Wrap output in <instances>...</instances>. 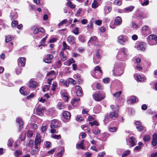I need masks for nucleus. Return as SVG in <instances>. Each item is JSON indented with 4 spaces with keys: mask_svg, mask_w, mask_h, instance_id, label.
Masks as SVG:
<instances>
[{
    "mask_svg": "<svg viewBox=\"0 0 157 157\" xmlns=\"http://www.w3.org/2000/svg\"><path fill=\"white\" fill-rule=\"evenodd\" d=\"M94 99L97 101H99L105 99V94L104 92H98L93 95Z\"/></svg>",
    "mask_w": 157,
    "mask_h": 157,
    "instance_id": "obj_1",
    "label": "nucleus"
},
{
    "mask_svg": "<svg viewBox=\"0 0 157 157\" xmlns=\"http://www.w3.org/2000/svg\"><path fill=\"white\" fill-rule=\"evenodd\" d=\"M129 54L128 51L126 48H120L118 51L117 56L123 59L125 56H128Z\"/></svg>",
    "mask_w": 157,
    "mask_h": 157,
    "instance_id": "obj_2",
    "label": "nucleus"
},
{
    "mask_svg": "<svg viewBox=\"0 0 157 157\" xmlns=\"http://www.w3.org/2000/svg\"><path fill=\"white\" fill-rule=\"evenodd\" d=\"M91 75L93 77L96 78H99L102 74V71L99 66H96L94 70L92 72Z\"/></svg>",
    "mask_w": 157,
    "mask_h": 157,
    "instance_id": "obj_3",
    "label": "nucleus"
},
{
    "mask_svg": "<svg viewBox=\"0 0 157 157\" xmlns=\"http://www.w3.org/2000/svg\"><path fill=\"white\" fill-rule=\"evenodd\" d=\"M113 74L115 76H120L123 73V70L118 67L117 65H114V69L113 70Z\"/></svg>",
    "mask_w": 157,
    "mask_h": 157,
    "instance_id": "obj_4",
    "label": "nucleus"
},
{
    "mask_svg": "<svg viewBox=\"0 0 157 157\" xmlns=\"http://www.w3.org/2000/svg\"><path fill=\"white\" fill-rule=\"evenodd\" d=\"M148 44L151 45H155L157 43V36L155 35H151L147 38Z\"/></svg>",
    "mask_w": 157,
    "mask_h": 157,
    "instance_id": "obj_5",
    "label": "nucleus"
},
{
    "mask_svg": "<svg viewBox=\"0 0 157 157\" xmlns=\"http://www.w3.org/2000/svg\"><path fill=\"white\" fill-rule=\"evenodd\" d=\"M41 141L42 140L40 134L39 133H37L35 139V148L37 149L38 148L39 146L40 145Z\"/></svg>",
    "mask_w": 157,
    "mask_h": 157,
    "instance_id": "obj_6",
    "label": "nucleus"
},
{
    "mask_svg": "<svg viewBox=\"0 0 157 157\" xmlns=\"http://www.w3.org/2000/svg\"><path fill=\"white\" fill-rule=\"evenodd\" d=\"M128 38L125 35H121L117 38V41L120 44L124 45V43L128 41Z\"/></svg>",
    "mask_w": 157,
    "mask_h": 157,
    "instance_id": "obj_7",
    "label": "nucleus"
},
{
    "mask_svg": "<svg viewBox=\"0 0 157 157\" xmlns=\"http://www.w3.org/2000/svg\"><path fill=\"white\" fill-rule=\"evenodd\" d=\"M44 30L43 28H39L35 29L33 31V33L37 34L38 37L37 38H41L42 36L41 34L44 33Z\"/></svg>",
    "mask_w": 157,
    "mask_h": 157,
    "instance_id": "obj_8",
    "label": "nucleus"
},
{
    "mask_svg": "<svg viewBox=\"0 0 157 157\" xmlns=\"http://www.w3.org/2000/svg\"><path fill=\"white\" fill-rule=\"evenodd\" d=\"M101 58V55H100L99 50H97L95 53V55L94 56L93 61L95 64H98L100 61Z\"/></svg>",
    "mask_w": 157,
    "mask_h": 157,
    "instance_id": "obj_9",
    "label": "nucleus"
},
{
    "mask_svg": "<svg viewBox=\"0 0 157 157\" xmlns=\"http://www.w3.org/2000/svg\"><path fill=\"white\" fill-rule=\"evenodd\" d=\"M45 111V109L44 107L40 106L36 109L37 114L40 116H43Z\"/></svg>",
    "mask_w": 157,
    "mask_h": 157,
    "instance_id": "obj_10",
    "label": "nucleus"
},
{
    "mask_svg": "<svg viewBox=\"0 0 157 157\" xmlns=\"http://www.w3.org/2000/svg\"><path fill=\"white\" fill-rule=\"evenodd\" d=\"M135 47L138 50L144 51L146 49V44L143 42L139 43L136 44Z\"/></svg>",
    "mask_w": 157,
    "mask_h": 157,
    "instance_id": "obj_11",
    "label": "nucleus"
},
{
    "mask_svg": "<svg viewBox=\"0 0 157 157\" xmlns=\"http://www.w3.org/2000/svg\"><path fill=\"white\" fill-rule=\"evenodd\" d=\"M51 123L50 127L51 128H56L59 126V121L56 119L52 120Z\"/></svg>",
    "mask_w": 157,
    "mask_h": 157,
    "instance_id": "obj_12",
    "label": "nucleus"
},
{
    "mask_svg": "<svg viewBox=\"0 0 157 157\" xmlns=\"http://www.w3.org/2000/svg\"><path fill=\"white\" fill-rule=\"evenodd\" d=\"M135 79L137 81L143 82L146 79V78L144 76H142L140 75L135 74L134 75Z\"/></svg>",
    "mask_w": 157,
    "mask_h": 157,
    "instance_id": "obj_13",
    "label": "nucleus"
},
{
    "mask_svg": "<svg viewBox=\"0 0 157 157\" xmlns=\"http://www.w3.org/2000/svg\"><path fill=\"white\" fill-rule=\"evenodd\" d=\"M63 116L64 119L66 120V122L70 120L71 115L69 112L67 111H65L63 113Z\"/></svg>",
    "mask_w": 157,
    "mask_h": 157,
    "instance_id": "obj_14",
    "label": "nucleus"
},
{
    "mask_svg": "<svg viewBox=\"0 0 157 157\" xmlns=\"http://www.w3.org/2000/svg\"><path fill=\"white\" fill-rule=\"evenodd\" d=\"M25 57L19 58L17 60V63L19 66L20 65L24 66L25 63Z\"/></svg>",
    "mask_w": 157,
    "mask_h": 157,
    "instance_id": "obj_15",
    "label": "nucleus"
},
{
    "mask_svg": "<svg viewBox=\"0 0 157 157\" xmlns=\"http://www.w3.org/2000/svg\"><path fill=\"white\" fill-rule=\"evenodd\" d=\"M114 110V111H112L110 113L109 118H117L118 117V115L117 112L118 111V109H115Z\"/></svg>",
    "mask_w": 157,
    "mask_h": 157,
    "instance_id": "obj_16",
    "label": "nucleus"
},
{
    "mask_svg": "<svg viewBox=\"0 0 157 157\" xmlns=\"http://www.w3.org/2000/svg\"><path fill=\"white\" fill-rule=\"evenodd\" d=\"M151 143L153 146H155V148L157 147V134H155L153 135Z\"/></svg>",
    "mask_w": 157,
    "mask_h": 157,
    "instance_id": "obj_17",
    "label": "nucleus"
},
{
    "mask_svg": "<svg viewBox=\"0 0 157 157\" xmlns=\"http://www.w3.org/2000/svg\"><path fill=\"white\" fill-rule=\"evenodd\" d=\"M122 19L119 17H117L115 19L114 25H115L119 26L122 23Z\"/></svg>",
    "mask_w": 157,
    "mask_h": 157,
    "instance_id": "obj_18",
    "label": "nucleus"
},
{
    "mask_svg": "<svg viewBox=\"0 0 157 157\" xmlns=\"http://www.w3.org/2000/svg\"><path fill=\"white\" fill-rule=\"evenodd\" d=\"M101 111V107L99 104L96 105L94 108V112L95 113H99Z\"/></svg>",
    "mask_w": 157,
    "mask_h": 157,
    "instance_id": "obj_19",
    "label": "nucleus"
},
{
    "mask_svg": "<svg viewBox=\"0 0 157 157\" xmlns=\"http://www.w3.org/2000/svg\"><path fill=\"white\" fill-rule=\"evenodd\" d=\"M53 56L51 54H49L47 55V56L44 59V61L45 63H50L52 59H53Z\"/></svg>",
    "mask_w": 157,
    "mask_h": 157,
    "instance_id": "obj_20",
    "label": "nucleus"
},
{
    "mask_svg": "<svg viewBox=\"0 0 157 157\" xmlns=\"http://www.w3.org/2000/svg\"><path fill=\"white\" fill-rule=\"evenodd\" d=\"M59 84L60 85L67 87L69 86V83L67 80H65L63 79H61L59 81Z\"/></svg>",
    "mask_w": 157,
    "mask_h": 157,
    "instance_id": "obj_21",
    "label": "nucleus"
},
{
    "mask_svg": "<svg viewBox=\"0 0 157 157\" xmlns=\"http://www.w3.org/2000/svg\"><path fill=\"white\" fill-rule=\"evenodd\" d=\"M75 89L76 90V95L78 96L81 95L82 93L81 87L79 86H76L75 87Z\"/></svg>",
    "mask_w": 157,
    "mask_h": 157,
    "instance_id": "obj_22",
    "label": "nucleus"
},
{
    "mask_svg": "<svg viewBox=\"0 0 157 157\" xmlns=\"http://www.w3.org/2000/svg\"><path fill=\"white\" fill-rule=\"evenodd\" d=\"M122 93V91H121L114 93L113 95V96L117 100H121L122 98L120 96Z\"/></svg>",
    "mask_w": 157,
    "mask_h": 157,
    "instance_id": "obj_23",
    "label": "nucleus"
},
{
    "mask_svg": "<svg viewBox=\"0 0 157 157\" xmlns=\"http://www.w3.org/2000/svg\"><path fill=\"white\" fill-rule=\"evenodd\" d=\"M67 40L68 43L71 44H73L75 43V37L72 35H70L67 37Z\"/></svg>",
    "mask_w": 157,
    "mask_h": 157,
    "instance_id": "obj_24",
    "label": "nucleus"
},
{
    "mask_svg": "<svg viewBox=\"0 0 157 157\" xmlns=\"http://www.w3.org/2000/svg\"><path fill=\"white\" fill-rule=\"evenodd\" d=\"M17 122L19 124V130L23 128V122L21 118L19 117H17L16 119Z\"/></svg>",
    "mask_w": 157,
    "mask_h": 157,
    "instance_id": "obj_25",
    "label": "nucleus"
},
{
    "mask_svg": "<svg viewBox=\"0 0 157 157\" xmlns=\"http://www.w3.org/2000/svg\"><path fill=\"white\" fill-rule=\"evenodd\" d=\"M62 95L63 99L65 101H67L68 99V95L65 90L62 91Z\"/></svg>",
    "mask_w": 157,
    "mask_h": 157,
    "instance_id": "obj_26",
    "label": "nucleus"
},
{
    "mask_svg": "<svg viewBox=\"0 0 157 157\" xmlns=\"http://www.w3.org/2000/svg\"><path fill=\"white\" fill-rule=\"evenodd\" d=\"M38 85V83L34 81H31L29 83V87L33 88H35Z\"/></svg>",
    "mask_w": 157,
    "mask_h": 157,
    "instance_id": "obj_27",
    "label": "nucleus"
},
{
    "mask_svg": "<svg viewBox=\"0 0 157 157\" xmlns=\"http://www.w3.org/2000/svg\"><path fill=\"white\" fill-rule=\"evenodd\" d=\"M135 7L133 6H130L127 7L124 9V12L125 13H128L133 10Z\"/></svg>",
    "mask_w": 157,
    "mask_h": 157,
    "instance_id": "obj_28",
    "label": "nucleus"
},
{
    "mask_svg": "<svg viewBox=\"0 0 157 157\" xmlns=\"http://www.w3.org/2000/svg\"><path fill=\"white\" fill-rule=\"evenodd\" d=\"M47 76H50L52 78H55L56 76V74L55 71L52 70L48 72L47 74Z\"/></svg>",
    "mask_w": 157,
    "mask_h": 157,
    "instance_id": "obj_29",
    "label": "nucleus"
},
{
    "mask_svg": "<svg viewBox=\"0 0 157 157\" xmlns=\"http://www.w3.org/2000/svg\"><path fill=\"white\" fill-rule=\"evenodd\" d=\"M60 56L61 59L63 61H65L67 59L66 56L64 54V51L62 50L60 52Z\"/></svg>",
    "mask_w": 157,
    "mask_h": 157,
    "instance_id": "obj_30",
    "label": "nucleus"
},
{
    "mask_svg": "<svg viewBox=\"0 0 157 157\" xmlns=\"http://www.w3.org/2000/svg\"><path fill=\"white\" fill-rule=\"evenodd\" d=\"M137 100V98L136 97L133 96L130 99L128 100V103H134Z\"/></svg>",
    "mask_w": 157,
    "mask_h": 157,
    "instance_id": "obj_31",
    "label": "nucleus"
},
{
    "mask_svg": "<svg viewBox=\"0 0 157 157\" xmlns=\"http://www.w3.org/2000/svg\"><path fill=\"white\" fill-rule=\"evenodd\" d=\"M79 100V98H74L71 101V103L74 106H76L78 104V101Z\"/></svg>",
    "mask_w": 157,
    "mask_h": 157,
    "instance_id": "obj_32",
    "label": "nucleus"
},
{
    "mask_svg": "<svg viewBox=\"0 0 157 157\" xmlns=\"http://www.w3.org/2000/svg\"><path fill=\"white\" fill-rule=\"evenodd\" d=\"M76 147L78 149H84L83 140H82L79 143H78L77 144Z\"/></svg>",
    "mask_w": 157,
    "mask_h": 157,
    "instance_id": "obj_33",
    "label": "nucleus"
},
{
    "mask_svg": "<svg viewBox=\"0 0 157 157\" xmlns=\"http://www.w3.org/2000/svg\"><path fill=\"white\" fill-rule=\"evenodd\" d=\"M111 7L109 6H105L104 8V13L105 14L109 13L111 10Z\"/></svg>",
    "mask_w": 157,
    "mask_h": 157,
    "instance_id": "obj_34",
    "label": "nucleus"
},
{
    "mask_svg": "<svg viewBox=\"0 0 157 157\" xmlns=\"http://www.w3.org/2000/svg\"><path fill=\"white\" fill-rule=\"evenodd\" d=\"M57 108L59 109H63L65 108V105L63 103L59 102L57 104Z\"/></svg>",
    "mask_w": 157,
    "mask_h": 157,
    "instance_id": "obj_35",
    "label": "nucleus"
},
{
    "mask_svg": "<svg viewBox=\"0 0 157 157\" xmlns=\"http://www.w3.org/2000/svg\"><path fill=\"white\" fill-rule=\"evenodd\" d=\"M131 146H133L135 145L136 139L133 137H130L129 140Z\"/></svg>",
    "mask_w": 157,
    "mask_h": 157,
    "instance_id": "obj_36",
    "label": "nucleus"
},
{
    "mask_svg": "<svg viewBox=\"0 0 157 157\" xmlns=\"http://www.w3.org/2000/svg\"><path fill=\"white\" fill-rule=\"evenodd\" d=\"M19 91L21 94L26 95L27 94V92L24 87H21L19 90Z\"/></svg>",
    "mask_w": 157,
    "mask_h": 157,
    "instance_id": "obj_37",
    "label": "nucleus"
},
{
    "mask_svg": "<svg viewBox=\"0 0 157 157\" xmlns=\"http://www.w3.org/2000/svg\"><path fill=\"white\" fill-rule=\"evenodd\" d=\"M64 151V149H62L59 152H58L55 157H62Z\"/></svg>",
    "mask_w": 157,
    "mask_h": 157,
    "instance_id": "obj_38",
    "label": "nucleus"
},
{
    "mask_svg": "<svg viewBox=\"0 0 157 157\" xmlns=\"http://www.w3.org/2000/svg\"><path fill=\"white\" fill-rule=\"evenodd\" d=\"M99 5L96 0H94L92 4V7L94 9H96L98 7Z\"/></svg>",
    "mask_w": 157,
    "mask_h": 157,
    "instance_id": "obj_39",
    "label": "nucleus"
},
{
    "mask_svg": "<svg viewBox=\"0 0 157 157\" xmlns=\"http://www.w3.org/2000/svg\"><path fill=\"white\" fill-rule=\"evenodd\" d=\"M10 16L13 19H15L17 18L18 16L17 13L16 12H14V13L11 12Z\"/></svg>",
    "mask_w": 157,
    "mask_h": 157,
    "instance_id": "obj_40",
    "label": "nucleus"
},
{
    "mask_svg": "<svg viewBox=\"0 0 157 157\" xmlns=\"http://www.w3.org/2000/svg\"><path fill=\"white\" fill-rule=\"evenodd\" d=\"M63 48L62 50L63 51V50L67 49H69L70 47L68 45L65 41H63Z\"/></svg>",
    "mask_w": 157,
    "mask_h": 157,
    "instance_id": "obj_41",
    "label": "nucleus"
},
{
    "mask_svg": "<svg viewBox=\"0 0 157 157\" xmlns=\"http://www.w3.org/2000/svg\"><path fill=\"white\" fill-rule=\"evenodd\" d=\"M114 4L118 6H121L122 3V0H115L114 2Z\"/></svg>",
    "mask_w": 157,
    "mask_h": 157,
    "instance_id": "obj_42",
    "label": "nucleus"
},
{
    "mask_svg": "<svg viewBox=\"0 0 157 157\" xmlns=\"http://www.w3.org/2000/svg\"><path fill=\"white\" fill-rule=\"evenodd\" d=\"M51 137L57 140H59L61 138V136L60 135H57L53 134L51 136Z\"/></svg>",
    "mask_w": 157,
    "mask_h": 157,
    "instance_id": "obj_43",
    "label": "nucleus"
},
{
    "mask_svg": "<svg viewBox=\"0 0 157 157\" xmlns=\"http://www.w3.org/2000/svg\"><path fill=\"white\" fill-rule=\"evenodd\" d=\"M67 5L72 9L75 8L76 7V6L70 1H68L67 2Z\"/></svg>",
    "mask_w": 157,
    "mask_h": 157,
    "instance_id": "obj_44",
    "label": "nucleus"
},
{
    "mask_svg": "<svg viewBox=\"0 0 157 157\" xmlns=\"http://www.w3.org/2000/svg\"><path fill=\"white\" fill-rule=\"evenodd\" d=\"M79 28L78 27L75 28L73 30V33L75 35H78L79 33Z\"/></svg>",
    "mask_w": 157,
    "mask_h": 157,
    "instance_id": "obj_45",
    "label": "nucleus"
},
{
    "mask_svg": "<svg viewBox=\"0 0 157 157\" xmlns=\"http://www.w3.org/2000/svg\"><path fill=\"white\" fill-rule=\"evenodd\" d=\"M50 86L49 85H46L44 86L43 88V92H46L47 91H48Z\"/></svg>",
    "mask_w": 157,
    "mask_h": 157,
    "instance_id": "obj_46",
    "label": "nucleus"
},
{
    "mask_svg": "<svg viewBox=\"0 0 157 157\" xmlns=\"http://www.w3.org/2000/svg\"><path fill=\"white\" fill-rule=\"evenodd\" d=\"M18 24V22L16 21H13L12 22L11 25L13 28H16Z\"/></svg>",
    "mask_w": 157,
    "mask_h": 157,
    "instance_id": "obj_47",
    "label": "nucleus"
},
{
    "mask_svg": "<svg viewBox=\"0 0 157 157\" xmlns=\"http://www.w3.org/2000/svg\"><path fill=\"white\" fill-rule=\"evenodd\" d=\"M117 130V128L116 127H109V130L111 132H116Z\"/></svg>",
    "mask_w": 157,
    "mask_h": 157,
    "instance_id": "obj_48",
    "label": "nucleus"
},
{
    "mask_svg": "<svg viewBox=\"0 0 157 157\" xmlns=\"http://www.w3.org/2000/svg\"><path fill=\"white\" fill-rule=\"evenodd\" d=\"M48 126L47 125L43 126L41 128V130L43 133H45V132L47 129Z\"/></svg>",
    "mask_w": 157,
    "mask_h": 157,
    "instance_id": "obj_49",
    "label": "nucleus"
},
{
    "mask_svg": "<svg viewBox=\"0 0 157 157\" xmlns=\"http://www.w3.org/2000/svg\"><path fill=\"white\" fill-rule=\"evenodd\" d=\"M57 87V83L56 82H54L52 84L51 89L52 90L54 91L55 90Z\"/></svg>",
    "mask_w": 157,
    "mask_h": 157,
    "instance_id": "obj_50",
    "label": "nucleus"
},
{
    "mask_svg": "<svg viewBox=\"0 0 157 157\" xmlns=\"http://www.w3.org/2000/svg\"><path fill=\"white\" fill-rule=\"evenodd\" d=\"M21 68L19 67H18L16 69V74L17 75H19L21 73Z\"/></svg>",
    "mask_w": 157,
    "mask_h": 157,
    "instance_id": "obj_51",
    "label": "nucleus"
},
{
    "mask_svg": "<svg viewBox=\"0 0 157 157\" xmlns=\"http://www.w3.org/2000/svg\"><path fill=\"white\" fill-rule=\"evenodd\" d=\"M148 0H145L144 2H141V4L143 6H147L149 4Z\"/></svg>",
    "mask_w": 157,
    "mask_h": 157,
    "instance_id": "obj_52",
    "label": "nucleus"
},
{
    "mask_svg": "<svg viewBox=\"0 0 157 157\" xmlns=\"http://www.w3.org/2000/svg\"><path fill=\"white\" fill-rule=\"evenodd\" d=\"M26 137V134L25 133H22L20 135V137L21 141H23Z\"/></svg>",
    "mask_w": 157,
    "mask_h": 157,
    "instance_id": "obj_53",
    "label": "nucleus"
},
{
    "mask_svg": "<svg viewBox=\"0 0 157 157\" xmlns=\"http://www.w3.org/2000/svg\"><path fill=\"white\" fill-rule=\"evenodd\" d=\"M97 38L96 36H94L92 37H91L89 41H88V43H89L91 41H96L97 40Z\"/></svg>",
    "mask_w": 157,
    "mask_h": 157,
    "instance_id": "obj_54",
    "label": "nucleus"
},
{
    "mask_svg": "<svg viewBox=\"0 0 157 157\" xmlns=\"http://www.w3.org/2000/svg\"><path fill=\"white\" fill-rule=\"evenodd\" d=\"M82 10V9L79 8L77 11L76 13L75 14V16L78 17L80 15L81 13Z\"/></svg>",
    "mask_w": 157,
    "mask_h": 157,
    "instance_id": "obj_55",
    "label": "nucleus"
},
{
    "mask_svg": "<svg viewBox=\"0 0 157 157\" xmlns=\"http://www.w3.org/2000/svg\"><path fill=\"white\" fill-rule=\"evenodd\" d=\"M130 153V151L129 150H127L125 151L124 153L122 154V157H125L127 155L129 154Z\"/></svg>",
    "mask_w": 157,
    "mask_h": 157,
    "instance_id": "obj_56",
    "label": "nucleus"
},
{
    "mask_svg": "<svg viewBox=\"0 0 157 157\" xmlns=\"http://www.w3.org/2000/svg\"><path fill=\"white\" fill-rule=\"evenodd\" d=\"M22 153V152L20 150H17L14 152V154L16 157Z\"/></svg>",
    "mask_w": 157,
    "mask_h": 157,
    "instance_id": "obj_57",
    "label": "nucleus"
},
{
    "mask_svg": "<svg viewBox=\"0 0 157 157\" xmlns=\"http://www.w3.org/2000/svg\"><path fill=\"white\" fill-rule=\"evenodd\" d=\"M102 137L103 138V140H106V139L109 137V135L107 133L104 132L102 135Z\"/></svg>",
    "mask_w": 157,
    "mask_h": 157,
    "instance_id": "obj_58",
    "label": "nucleus"
},
{
    "mask_svg": "<svg viewBox=\"0 0 157 157\" xmlns=\"http://www.w3.org/2000/svg\"><path fill=\"white\" fill-rule=\"evenodd\" d=\"M105 155V151L101 152L98 154L97 157H103Z\"/></svg>",
    "mask_w": 157,
    "mask_h": 157,
    "instance_id": "obj_59",
    "label": "nucleus"
},
{
    "mask_svg": "<svg viewBox=\"0 0 157 157\" xmlns=\"http://www.w3.org/2000/svg\"><path fill=\"white\" fill-rule=\"evenodd\" d=\"M150 136L148 135H147L144 136V140L145 141H148L150 140Z\"/></svg>",
    "mask_w": 157,
    "mask_h": 157,
    "instance_id": "obj_60",
    "label": "nucleus"
},
{
    "mask_svg": "<svg viewBox=\"0 0 157 157\" xmlns=\"http://www.w3.org/2000/svg\"><path fill=\"white\" fill-rule=\"evenodd\" d=\"M12 39V38L11 37V36L9 35V36H6V40H5L6 42V43H7L8 42H9V41L11 40Z\"/></svg>",
    "mask_w": 157,
    "mask_h": 157,
    "instance_id": "obj_61",
    "label": "nucleus"
},
{
    "mask_svg": "<svg viewBox=\"0 0 157 157\" xmlns=\"http://www.w3.org/2000/svg\"><path fill=\"white\" fill-rule=\"evenodd\" d=\"M13 140L10 139L8 140V145L9 147H11L12 146L13 143Z\"/></svg>",
    "mask_w": 157,
    "mask_h": 157,
    "instance_id": "obj_62",
    "label": "nucleus"
},
{
    "mask_svg": "<svg viewBox=\"0 0 157 157\" xmlns=\"http://www.w3.org/2000/svg\"><path fill=\"white\" fill-rule=\"evenodd\" d=\"M89 123L91 125V126H93V125H96L97 126L99 125V124L98 122H97L96 121H94L92 122H90Z\"/></svg>",
    "mask_w": 157,
    "mask_h": 157,
    "instance_id": "obj_63",
    "label": "nucleus"
},
{
    "mask_svg": "<svg viewBox=\"0 0 157 157\" xmlns=\"http://www.w3.org/2000/svg\"><path fill=\"white\" fill-rule=\"evenodd\" d=\"M76 121L78 122H80L83 120V117L80 116H78L76 119Z\"/></svg>",
    "mask_w": 157,
    "mask_h": 157,
    "instance_id": "obj_64",
    "label": "nucleus"
}]
</instances>
